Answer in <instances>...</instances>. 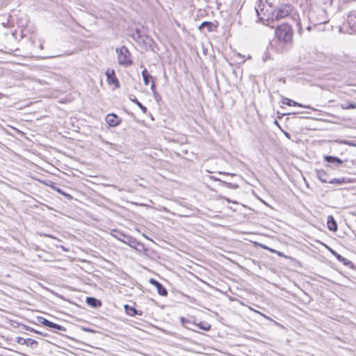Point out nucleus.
I'll use <instances>...</instances> for the list:
<instances>
[{
    "instance_id": "1",
    "label": "nucleus",
    "mask_w": 356,
    "mask_h": 356,
    "mask_svg": "<svg viewBox=\"0 0 356 356\" xmlns=\"http://www.w3.org/2000/svg\"><path fill=\"white\" fill-rule=\"evenodd\" d=\"M309 24L306 27L309 31L316 29L318 31L325 30V25L329 22L326 9L319 6H312L307 13Z\"/></svg>"
},
{
    "instance_id": "2",
    "label": "nucleus",
    "mask_w": 356,
    "mask_h": 356,
    "mask_svg": "<svg viewBox=\"0 0 356 356\" xmlns=\"http://www.w3.org/2000/svg\"><path fill=\"white\" fill-rule=\"evenodd\" d=\"M285 17H291L294 22H296L298 28V32L300 35H302L303 32V27L301 24L299 15L296 13L292 5L284 4L280 6L273 11L270 19L272 21H278Z\"/></svg>"
},
{
    "instance_id": "3",
    "label": "nucleus",
    "mask_w": 356,
    "mask_h": 356,
    "mask_svg": "<svg viewBox=\"0 0 356 356\" xmlns=\"http://www.w3.org/2000/svg\"><path fill=\"white\" fill-rule=\"evenodd\" d=\"M277 39L286 44L291 42L293 39V30L289 23L277 25L275 29Z\"/></svg>"
},
{
    "instance_id": "4",
    "label": "nucleus",
    "mask_w": 356,
    "mask_h": 356,
    "mask_svg": "<svg viewBox=\"0 0 356 356\" xmlns=\"http://www.w3.org/2000/svg\"><path fill=\"white\" fill-rule=\"evenodd\" d=\"M118 54V61L120 65L128 66L132 64L131 54L129 50L125 46H122L116 49Z\"/></svg>"
},
{
    "instance_id": "5",
    "label": "nucleus",
    "mask_w": 356,
    "mask_h": 356,
    "mask_svg": "<svg viewBox=\"0 0 356 356\" xmlns=\"http://www.w3.org/2000/svg\"><path fill=\"white\" fill-rule=\"evenodd\" d=\"M111 236L117 238L120 241L128 245L129 246H134L136 243L135 238L131 236L127 235L124 233L118 231L117 229H113L111 231Z\"/></svg>"
},
{
    "instance_id": "6",
    "label": "nucleus",
    "mask_w": 356,
    "mask_h": 356,
    "mask_svg": "<svg viewBox=\"0 0 356 356\" xmlns=\"http://www.w3.org/2000/svg\"><path fill=\"white\" fill-rule=\"evenodd\" d=\"M149 283L156 288L157 292L160 296H166L168 295V291L159 281L154 278H151L149 280Z\"/></svg>"
},
{
    "instance_id": "7",
    "label": "nucleus",
    "mask_w": 356,
    "mask_h": 356,
    "mask_svg": "<svg viewBox=\"0 0 356 356\" xmlns=\"http://www.w3.org/2000/svg\"><path fill=\"white\" fill-rule=\"evenodd\" d=\"M105 74H106L107 81L109 84H113V85H115V86L116 88L120 87V83L115 76L114 70H108Z\"/></svg>"
},
{
    "instance_id": "8",
    "label": "nucleus",
    "mask_w": 356,
    "mask_h": 356,
    "mask_svg": "<svg viewBox=\"0 0 356 356\" xmlns=\"http://www.w3.org/2000/svg\"><path fill=\"white\" fill-rule=\"evenodd\" d=\"M16 342L20 345H26L31 348H35L38 346V341L33 339H24L21 337L16 338Z\"/></svg>"
},
{
    "instance_id": "9",
    "label": "nucleus",
    "mask_w": 356,
    "mask_h": 356,
    "mask_svg": "<svg viewBox=\"0 0 356 356\" xmlns=\"http://www.w3.org/2000/svg\"><path fill=\"white\" fill-rule=\"evenodd\" d=\"M347 23L353 32H356V12H350L347 17Z\"/></svg>"
},
{
    "instance_id": "10",
    "label": "nucleus",
    "mask_w": 356,
    "mask_h": 356,
    "mask_svg": "<svg viewBox=\"0 0 356 356\" xmlns=\"http://www.w3.org/2000/svg\"><path fill=\"white\" fill-rule=\"evenodd\" d=\"M106 122L110 127H115L120 124L118 117L113 113L108 114L106 118Z\"/></svg>"
},
{
    "instance_id": "11",
    "label": "nucleus",
    "mask_w": 356,
    "mask_h": 356,
    "mask_svg": "<svg viewBox=\"0 0 356 356\" xmlns=\"http://www.w3.org/2000/svg\"><path fill=\"white\" fill-rule=\"evenodd\" d=\"M124 308L125 313L130 316H135L136 315L141 316L143 314L142 311L137 310L136 308L129 305H124Z\"/></svg>"
},
{
    "instance_id": "12",
    "label": "nucleus",
    "mask_w": 356,
    "mask_h": 356,
    "mask_svg": "<svg viewBox=\"0 0 356 356\" xmlns=\"http://www.w3.org/2000/svg\"><path fill=\"white\" fill-rule=\"evenodd\" d=\"M327 225L330 231L336 232L338 229L337 221L332 215L327 216Z\"/></svg>"
},
{
    "instance_id": "13",
    "label": "nucleus",
    "mask_w": 356,
    "mask_h": 356,
    "mask_svg": "<svg viewBox=\"0 0 356 356\" xmlns=\"http://www.w3.org/2000/svg\"><path fill=\"white\" fill-rule=\"evenodd\" d=\"M215 28H216V26L213 22L207 21L203 22L198 27L200 31H202L204 29H207L208 32L213 31Z\"/></svg>"
},
{
    "instance_id": "14",
    "label": "nucleus",
    "mask_w": 356,
    "mask_h": 356,
    "mask_svg": "<svg viewBox=\"0 0 356 356\" xmlns=\"http://www.w3.org/2000/svg\"><path fill=\"white\" fill-rule=\"evenodd\" d=\"M324 159L327 163L336 164L338 166L341 165L343 163V161L341 159L334 156H325Z\"/></svg>"
},
{
    "instance_id": "15",
    "label": "nucleus",
    "mask_w": 356,
    "mask_h": 356,
    "mask_svg": "<svg viewBox=\"0 0 356 356\" xmlns=\"http://www.w3.org/2000/svg\"><path fill=\"white\" fill-rule=\"evenodd\" d=\"M86 302L92 308H98L102 306V302L94 297H87Z\"/></svg>"
},
{
    "instance_id": "16",
    "label": "nucleus",
    "mask_w": 356,
    "mask_h": 356,
    "mask_svg": "<svg viewBox=\"0 0 356 356\" xmlns=\"http://www.w3.org/2000/svg\"><path fill=\"white\" fill-rule=\"evenodd\" d=\"M317 178L323 183H328V174L324 170H316Z\"/></svg>"
},
{
    "instance_id": "17",
    "label": "nucleus",
    "mask_w": 356,
    "mask_h": 356,
    "mask_svg": "<svg viewBox=\"0 0 356 356\" xmlns=\"http://www.w3.org/2000/svg\"><path fill=\"white\" fill-rule=\"evenodd\" d=\"M282 103L283 104H286L288 106H298L300 107H304V108H308L309 106H304L300 103H298L292 99H290L287 97H282Z\"/></svg>"
},
{
    "instance_id": "18",
    "label": "nucleus",
    "mask_w": 356,
    "mask_h": 356,
    "mask_svg": "<svg viewBox=\"0 0 356 356\" xmlns=\"http://www.w3.org/2000/svg\"><path fill=\"white\" fill-rule=\"evenodd\" d=\"M142 76L143 79V82L146 86L149 84L150 81H152V82L154 81L153 76L148 73L145 68L142 71Z\"/></svg>"
},
{
    "instance_id": "19",
    "label": "nucleus",
    "mask_w": 356,
    "mask_h": 356,
    "mask_svg": "<svg viewBox=\"0 0 356 356\" xmlns=\"http://www.w3.org/2000/svg\"><path fill=\"white\" fill-rule=\"evenodd\" d=\"M129 99L130 101H131L132 102L135 103L138 106V108L141 110V111L143 113H146L147 111V108L143 106L138 99L137 98L134 96V95H130L129 96Z\"/></svg>"
},
{
    "instance_id": "20",
    "label": "nucleus",
    "mask_w": 356,
    "mask_h": 356,
    "mask_svg": "<svg viewBox=\"0 0 356 356\" xmlns=\"http://www.w3.org/2000/svg\"><path fill=\"white\" fill-rule=\"evenodd\" d=\"M338 261L342 263L345 266L353 269L354 268V264L353 263L348 260V259L341 256V257L338 258Z\"/></svg>"
},
{
    "instance_id": "21",
    "label": "nucleus",
    "mask_w": 356,
    "mask_h": 356,
    "mask_svg": "<svg viewBox=\"0 0 356 356\" xmlns=\"http://www.w3.org/2000/svg\"><path fill=\"white\" fill-rule=\"evenodd\" d=\"M135 242H136V243L134 244V246H130L131 248L135 249L136 250H137L138 252L147 251V248L145 247V245L142 243L138 241L136 238H135Z\"/></svg>"
},
{
    "instance_id": "22",
    "label": "nucleus",
    "mask_w": 356,
    "mask_h": 356,
    "mask_svg": "<svg viewBox=\"0 0 356 356\" xmlns=\"http://www.w3.org/2000/svg\"><path fill=\"white\" fill-rule=\"evenodd\" d=\"M47 327H48L49 328H51V329H56V330H59V331H65V328L63 325L56 324V323H53V322H51L50 321H49V323H48Z\"/></svg>"
},
{
    "instance_id": "23",
    "label": "nucleus",
    "mask_w": 356,
    "mask_h": 356,
    "mask_svg": "<svg viewBox=\"0 0 356 356\" xmlns=\"http://www.w3.org/2000/svg\"><path fill=\"white\" fill-rule=\"evenodd\" d=\"M195 326L204 331H208L211 328L210 324L207 322H200V323H196Z\"/></svg>"
},
{
    "instance_id": "24",
    "label": "nucleus",
    "mask_w": 356,
    "mask_h": 356,
    "mask_svg": "<svg viewBox=\"0 0 356 356\" xmlns=\"http://www.w3.org/2000/svg\"><path fill=\"white\" fill-rule=\"evenodd\" d=\"M342 109H354L356 108V104L353 102H346L341 104Z\"/></svg>"
},
{
    "instance_id": "25",
    "label": "nucleus",
    "mask_w": 356,
    "mask_h": 356,
    "mask_svg": "<svg viewBox=\"0 0 356 356\" xmlns=\"http://www.w3.org/2000/svg\"><path fill=\"white\" fill-rule=\"evenodd\" d=\"M150 88H151V90L152 91V93H153V95L154 97V99L156 101H159V99H160V96H159V95L158 94V92H157V91L156 90V85H155L154 81L152 82Z\"/></svg>"
},
{
    "instance_id": "26",
    "label": "nucleus",
    "mask_w": 356,
    "mask_h": 356,
    "mask_svg": "<svg viewBox=\"0 0 356 356\" xmlns=\"http://www.w3.org/2000/svg\"><path fill=\"white\" fill-rule=\"evenodd\" d=\"M337 142L339 144L347 145L352 146V147H356V143H355L353 141L340 139V140H337Z\"/></svg>"
},
{
    "instance_id": "27",
    "label": "nucleus",
    "mask_w": 356,
    "mask_h": 356,
    "mask_svg": "<svg viewBox=\"0 0 356 356\" xmlns=\"http://www.w3.org/2000/svg\"><path fill=\"white\" fill-rule=\"evenodd\" d=\"M55 190H56V191L57 193H58L59 194H60V195H62L65 196V197L67 200H72V199L73 198V197H72V196L70 194H68V193H67L64 192V191H63L61 188H55Z\"/></svg>"
},
{
    "instance_id": "28",
    "label": "nucleus",
    "mask_w": 356,
    "mask_h": 356,
    "mask_svg": "<svg viewBox=\"0 0 356 356\" xmlns=\"http://www.w3.org/2000/svg\"><path fill=\"white\" fill-rule=\"evenodd\" d=\"M345 182L344 178H340V179H332L328 181V183L333 184H342Z\"/></svg>"
},
{
    "instance_id": "29",
    "label": "nucleus",
    "mask_w": 356,
    "mask_h": 356,
    "mask_svg": "<svg viewBox=\"0 0 356 356\" xmlns=\"http://www.w3.org/2000/svg\"><path fill=\"white\" fill-rule=\"evenodd\" d=\"M222 183L224 186H225L226 187H227L229 188L236 189L238 188V185L236 184H232V183L227 182L225 181H222Z\"/></svg>"
},
{
    "instance_id": "30",
    "label": "nucleus",
    "mask_w": 356,
    "mask_h": 356,
    "mask_svg": "<svg viewBox=\"0 0 356 356\" xmlns=\"http://www.w3.org/2000/svg\"><path fill=\"white\" fill-rule=\"evenodd\" d=\"M188 318H185V317H181L180 318V321L181 323V325L185 327L187 329H189V330H194V329L192 327H190L187 325V321H188Z\"/></svg>"
},
{
    "instance_id": "31",
    "label": "nucleus",
    "mask_w": 356,
    "mask_h": 356,
    "mask_svg": "<svg viewBox=\"0 0 356 356\" xmlns=\"http://www.w3.org/2000/svg\"><path fill=\"white\" fill-rule=\"evenodd\" d=\"M38 321L44 326H47V325L49 322V320L46 319L45 318L41 317V316L38 318Z\"/></svg>"
},
{
    "instance_id": "32",
    "label": "nucleus",
    "mask_w": 356,
    "mask_h": 356,
    "mask_svg": "<svg viewBox=\"0 0 356 356\" xmlns=\"http://www.w3.org/2000/svg\"><path fill=\"white\" fill-rule=\"evenodd\" d=\"M187 325L190 327H191L192 325H193V326L196 325V323H195V321H194V317L191 316L190 318H188V321H187Z\"/></svg>"
},
{
    "instance_id": "33",
    "label": "nucleus",
    "mask_w": 356,
    "mask_h": 356,
    "mask_svg": "<svg viewBox=\"0 0 356 356\" xmlns=\"http://www.w3.org/2000/svg\"><path fill=\"white\" fill-rule=\"evenodd\" d=\"M328 250L330 251V252L334 255L335 257V258L338 260V258L339 257H341V254H339V253H337L335 250H334L333 249L330 248H328Z\"/></svg>"
},
{
    "instance_id": "34",
    "label": "nucleus",
    "mask_w": 356,
    "mask_h": 356,
    "mask_svg": "<svg viewBox=\"0 0 356 356\" xmlns=\"http://www.w3.org/2000/svg\"><path fill=\"white\" fill-rule=\"evenodd\" d=\"M333 1L332 0H322V3L325 7H330L332 6Z\"/></svg>"
},
{
    "instance_id": "35",
    "label": "nucleus",
    "mask_w": 356,
    "mask_h": 356,
    "mask_svg": "<svg viewBox=\"0 0 356 356\" xmlns=\"http://www.w3.org/2000/svg\"><path fill=\"white\" fill-rule=\"evenodd\" d=\"M134 38L136 37V38H137V39H140L142 38L140 32L138 29L136 30V32H135V34L134 35Z\"/></svg>"
},
{
    "instance_id": "36",
    "label": "nucleus",
    "mask_w": 356,
    "mask_h": 356,
    "mask_svg": "<svg viewBox=\"0 0 356 356\" xmlns=\"http://www.w3.org/2000/svg\"><path fill=\"white\" fill-rule=\"evenodd\" d=\"M277 254L280 257H286L282 252H277Z\"/></svg>"
},
{
    "instance_id": "37",
    "label": "nucleus",
    "mask_w": 356,
    "mask_h": 356,
    "mask_svg": "<svg viewBox=\"0 0 356 356\" xmlns=\"http://www.w3.org/2000/svg\"><path fill=\"white\" fill-rule=\"evenodd\" d=\"M255 10H256V12H257V13L258 17H259L260 19H262L263 17H259L260 13H259V8H255Z\"/></svg>"
},
{
    "instance_id": "38",
    "label": "nucleus",
    "mask_w": 356,
    "mask_h": 356,
    "mask_svg": "<svg viewBox=\"0 0 356 356\" xmlns=\"http://www.w3.org/2000/svg\"><path fill=\"white\" fill-rule=\"evenodd\" d=\"M29 330L31 332H35V333L41 334L40 332H38V331L35 330H34V329H33V328H30V329H29Z\"/></svg>"
},
{
    "instance_id": "39",
    "label": "nucleus",
    "mask_w": 356,
    "mask_h": 356,
    "mask_svg": "<svg viewBox=\"0 0 356 356\" xmlns=\"http://www.w3.org/2000/svg\"><path fill=\"white\" fill-rule=\"evenodd\" d=\"M284 135L286 137H287L288 138H290V134L288 133V132H284Z\"/></svg>"
},
{
    "instance_id": "40",
    "label": "nucleus",
    "mask_w": 356,
    "mask_h": 356,
    "mask_svg": "<svg viewBox=\"0 0 356 356\" xmlns=\"http://www.w3.org/2000/svg\"><path fill=\"white\" fill-rule=\"evenodd\" d=\"M86 331L93 332L94 331L90 329H85Z\"/></svg>"
},
{
    "instance_id": "41",
    "label": "nucleus",
    "mask_w": 356,
    "mask_h": 356,
    "mask_svg": "<svg viewBox=\"0 0 356 356\" xmlns=\"http://www.w3.org/2000/svg\"><path fill=\"white\" fill-rule=\"evenodd\" d=\"M143 236L149 240H151L147 235H145V234H143Z\"/></svg>"
},
{
    "instance_id": "42",
    "label": "nucleus",
    "mask_w": 356,
    "mask_h": 356,
    "mask_svg": "<svg viewBox=\"0 0 356 356\" xmlns=\"http://www.w3.org/2000/svg\"><path fill=\"white\" fill-rule=\"evenodd\" d=\"M264 248L269 250V248H267V247H264ZM270 250L271 252H275V250H272V249H270Z\"/></svg>"
},
{
    "instance_id": "43",
    "label": "nucleus",
    "mask_w": 356,
    "mask_h": 356,
    "mask_svg": "<svg viewBox=\"0 0 356 356\" xmlns=\"http://www.w3.org/2000/svg\"><path fill=\"white\" fill-rule=\"evenodd\" d=\"M61 248H62L63 250H65V251H67V249H65L63 246H61Z\"/></svg>"
},
{
    "instance_id": "44",
    "label": "nucleus",
    "mask_w": 356,
    "mask_h": 356,
    "mask_svg": "<svg viewBox=\"0 0 356 356\" xmlns=\"http://www.w3.org/2000/svg\"><path fill=\"white\" fill-rule=\"evenodd\" d=\"M4 95L0 92V98H2Z\"/></svg>"
},
{
    "instance_id": "45",
    "label": "nucleus",
    "mask_w": 356,
    "mask_h": 356,
    "mask_svg": "<svg viewBox=\"0 0 356 356\" xmlns=\"http://www.w3.org/2000/svg\"><path fill=\"white\" fill-rule=\"evenodd\" d=\"M219 173H220V174H224V175H228V174H227V173H226V172H220Z\"/></svg>"
},
{
    "instance_id": "46",
    "label": "nucleus",
    "mask_w": 356,
    "mask_h": 356,
    "mask_svg": "<svg viewBox=\"0 0 356 356\" xmlns=\"http://www.w3.org/2000/svg\"><path fill=\"white\" fill-rule=\"evenodd\" d=\"M40 47L41 49H42V44H40Z\"/></svg>"
}]
</instances>
